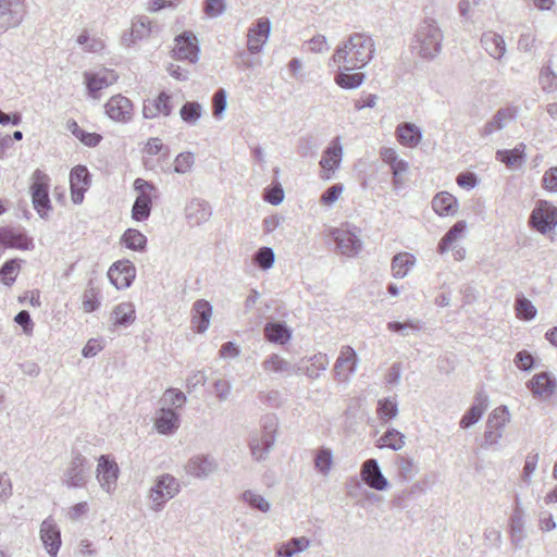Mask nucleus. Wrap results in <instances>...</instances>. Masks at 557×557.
Segmentation results:
<instances>
[{
    "instance_id": "nucleus-62",
    "label": "nucleus",
    "mask_w": 557,
    "mask_h": 557,
    "mask_svg": "<svg viewBox=\"0 0 557 557\" xmlns=\"http://www.w3.org/2000/svg\"><path fill=\"white\" fill-rule=\"evenodd\" d=\"M226 9L225 0H206L203 5L205 13L210 17H218Z\"/></svg>"
},
{
    "instance_id": "nucleus-33",
    "label": "nucleus",
    "mask_w": 557,
    "mask_h": 557,
    "mask_svg": "<svg viewBox=\"0 0 557 557\" xmlns=\"http://www.w3.org/2000/svg\"><path fill=\"white\" fill-rule=\"evenodd\" d=\"M263 331L265 338L274 344L284 345L292 337V331L283 322H268Z\"/></svg>"
},
{
    "instance_id": "nucleus-26",
    "label": "nucleus",
    "mask_w": 557,
    "mask_h": 557,
    "mask_svg": "<svg viewBox=\"0 0 557 557\" xmlns=\"http://www.w3.org/2000/svg\"><path fill=\"white\" fill-rule=\"evenodd\" d=\"M517 110L512 107L498 109L492 119L485 123L481 131L483 137H488L497 131L504 129L510 121L516 120Z\"/></svg>"
},
{
    "instance_id": "nucleus-18",
    "label": "nucleus",
    "mask_w": 557,
    "mask_h": 557,
    "mask_svg": "<svg viewBox=\"0 0 557 557\" xmlns=\"http://www.w3.org/2000/svg\"><path fill=\"white\" fill-rule=\"evenodd\" d=\"M104 110L106 114L115 122L127 123L133 116V103L122 95L111 97Z\"/></svg>"
},
{
    "instance_id": "nucleus-61",
    "label": "nucleus",
    "mask_w": 557,
    "mask_h": 557,
    "mask_svg": "<svg viewBox=\"0 0 557 557\" xmlns=\"http://www.w3.org/2000/svg\"><path fill=\"white\" fill-rule=\"evenodd\" d=\"M171 95L166 94L165 91H162L156 99H153L159 114L169 116L172 113L173 106L171 102Z\"/></svg>"
},
{
    "instance_id": "nucleus-17",
    "label": "nucleus",
    "mask_w": 557,
    "mask_h": 557,
    "mask_svg": "<svg viewBox=\"0 0 557 557\" xmlns=\"http://www.w3.org/2000/svg\"><path fill=\"white\" fill-rule=\"evenodd\" d=\"M184 214L189 225L199 226L211 219L212 208L207 200L194 197L187 202Z\"/></svg>"
},
{
    "instance_id": "nucleus-60",
    "label": "nucleus",
    "mask_w": 557,
    "mask_h": 557,
    "mask_svg": "<svg viewBox=\"0 0 557 557\" xmlns=\"http://www.w3.org/2000/svg\"><path fill=\"white\" fill-rule=\"evenodd\" d=\"M513 362L521 371H530L534 367V358L527 350L518 351L515 356Z\"/></svg>"
},
{
    "instance_id": "nucleus-57",
    "label": "nucleus",
    "mask_w": 557,
    "mask_h": 557,
    "mask_svg": "<svg viewBox=\"0 0 557 557\" xmlns=\"http://www.w3.org/2000/svg\"><path fill=\"white\" fill-rule=\"evenodd\" d=\"M253 260L260 269L268 270L272 268L275 260V255L272 248L262 247L259 250H257Z\"/></svg>"
},
{
    "instance_id": "nucleus-64",
    "label": "nucleus",
    "mask_w": 557,
    "mask_h": 557,
    "mask_svg": "<svg viewBox=\"0 0 557 557\" xmlns=\"http://www.w3.org/2000/svg\"><path fill=\"white\" fill-rule=\"evenodd\" d=\"M542 187L550 193H557V166H553L544 173Z\"/></svg>"
},
{
    "instance_id": "nucleus-11",
    "label": "nucleus",
    "mask_w": 557,
    "mask_h": 557,
    "mask_svg": "<svg viewBox=\"0 0 557 557\" xmlns=\"http://www.w3.org/2000/svg\"><path fill=\"white\" fill-rule=\"evenodd\" d=\"M86 458L79 453H75L72 456L70 463L67 465L62 475V483L69 488H78L85 486L87 482V470Z\"/></svg>"
},
{
    "instance_id": "nucleus-54",
    "label": "nucleus",
    "mask_w": 557,
    "mask_h": 557,
    "mask_svg": "<svg viewBox=\"0 0 557 557\" xmlns=\"http://www.w3.org/2000/svg\"><path fill=\"white\" fill-rule=\"evenodd\" d=\"M20 262L17 259H11L0 268V280L4 285H12L18 274Z\"/></svg>"
},
{
    "instance_id": "nucleus-36",
    "label": "nucleus",
    "mask_w": 557,
    "mask_h": 557,
    "mask_svg": "<svg viewBox=\"0 0 557 557\" xmlns=\"http://www.w3.org/2000/svg\"><path fill=\"white\" fill-rule=\"evenodd\" d=\"M457 207V199L447 191L438 193L432 200V208L438 215L453 214Z\"/></svg>"
},
{
    "instance_id": "nucleus-49",
    "label": "nucleus",
    "mask_w": 557,
    "mask_h": 557,
    "mask_svg": "<svg viewBox=\"0 0 557 557\" xmlns=\"http://www.w3.org/2000/svg\"><path fill=\"white\" fill-rule=\"evenodd\" d=\"M333 465V454L330 448H320L314 457L315 469L324 476H326Z\"/></svg>"
},
{
    "instance_id": "nucleus-3",
    "label": "nucleus",
    "mask_w": 557,
    "mask_h": 557,
    "mask_svg": "<svg viewBox=\"0 0 557 557\" xmlns=\"http://www.w3.org/2000/svg\"><path fill=\"white\" fill-rule=\"evenodd\" d=\"M134 189L137 197L132 208V218L135 221H146L152 208V199L157 198V187L144 178H136L134 181Z\"/></svg>"
},
{
    "instance_id": "nucleus-14",
    "label": "nucleus",
    "mask_w": 557,
    "mask_h": 557,
    "mask_svg": "<svg viewBox=\"0 0 557 557\" xmlns=\"http://www.w3.org/2000/svg\"><path fill=\"white\" fill-rule=\"evenodd\" d=\"M271 33V22L267 17L256 21L247 33V49L251 54L261 52Z\"/></svg>"
},
{
    "instance_id": "nucleus-43",
    "label": "nucleus",
    "mask_w": 557,
    "mask_h": 557,
    "mask_svg": "<svg viewBox=\"0 0 557 557\" xmlns=\"http://www.w3.org/2000/svg\"><path fill=\"white\" fill-rule=\"evenodd\" d=\"M405 445V435L395 429L387 430L376 442L379 448L399 450Z\"/></svg>"
},
{
    "instance_id": "nucleus-45",
    "label": "nucleus",
    "mask_w": 557,
    "mask_h": 557,
    "mask_svg": "<svg viewBox=\"0 0 557 557\" xmlns=\"http://www.w3.org/2000/svg\"><path fill=\"white\" fill-rule=\"evenodd\" d=\"M414 256L411 253H398L393 258L392 272L394 277H405L410 267L414 265Z\"/></svg>"
},
{
    "instance_id": "nucleus-53",
    "label": "nucleus",
    "mask_w": 557,
    "mask_h": 557,
    "mask_svg": "<svg viewBox=\"0 0 557 557\" xmlns=\"http://www.w3.org/2000/svg\"><path fill=\"white\" fill-rule=\"evenodd\" d=\"M84 51L97 53L104 49V42L99 37H90L87 30H84L76 39Z\"/></svg>"
},
{
    "instance_id": "nucleus-38",
    "label": "nucleus",
    "mask_w": 557,
    "mask_h": 557,
    "mask_svg": "<svg viewBox=\"0 0 557 557\" xmlns=\"http://www.w3.org/2000/svg\"><path fill=\"white\" fill-rule=\"evenodd\" d=\"M152 33V23L147 16L137 17L132 25V30L128 36L124 37L127 45L134 44L136 40H141Z\"/></svg>"
},
{
    "instance_id": "nucleus-32",
    "label": "nucleus",
    "mask_w": 557,
    "mask_h": 557,
    "mask_svg": "<svg viewBox=\"0 0 557 557\" xmlns=\"http://www.w3.org/2000/svg\"><path fill=\"white\" fill-rule=\"evenodd\" d=\"M380 156L385 163L389 164L394 175V183L395 185L398 184L400 175L408 169V163L399 159L395 149L391 147L381 148Z\"/></svg>"
},
{
    "instance_id": "nucleus-55",
    "label": "nucleus",
    "mask_w": 557,
    "mask_h": 557,
    "mask_svg": "<svg viewBox=\"0 0 557 557\" xmlns=\"http://www.w3.org/2000/svg\"><path fill=\"white\" fill-rule=\"evenodd\" d=\"M186 400V395L176 388H168L161 398L162 407L169 408L171 406L182 408Z\"/></svg>"
},
{
    "instance_id": "nucleus-15",
    "label": "nucleus",
    "mask_w": 557,
    "mask_h": 557,
    "mask_svg": "<svg viewBox=\"0 0 557 557\" xmlns=\"http://www.w3.org/2000/svg\"><path fill=\"white\" fill-rule=\"evenodd\" d=\"M358 367V356L350 346H343L334 364L335 379L339 382H347Z\"/></svg>"
},
{
    "instance_id": "nucleus-48",
    "label": "nucleus",
    "mask_w": 557,
    "mask_h": 557,
    "mask_svg": "<svg viewBox=\"0 0 557 557\" xmlns=\"http://www.w3.org/2000/svg\"><path fill=\"white\" fill-rule=\"evenodd\" d=\"M67 126L72 134L88 147H96L101 140L100 135L84 131L75 121L69 122Z\"/></svg>"
},
{
    "instance_id": "nucleus-24",
    "label": "nucleus",
    "mask_w": 557,
    "mask_h": 557,
    "mask_svg": "<svg viewBox=\"0 0 557 557\" xmlns=\"http://www.w3.org/2000/svg\"><path fill=\"white\" fill-rule=\"evenodd\" d=\"M181 424L180 414L172 408L161 407L154 419V428L162 435L174 434Z\"/></svg>"
},
{
    "instance_id": "nucleus-58",
    "label": "nucleus",
    "mask_w": 557,
    "mask_h": 557,
    "mask_svg": "<svg viewBox=\"0 0 557 557\" xmlns=\"http://www.w3.org/2000/svg\"><path fill=\"white\" fill-rule=\"evenodd\" d=\"M194 163L195 157L191 152H182L174 160V171L178 174L189 173Z\"/></svg>"
},
{
    "instance_id": "nucleus-34",
    "label": "nucleus",
    "mask_w": 557,
    "mask_h": 557,
    "mask_svg": "<svg viewBox=\"0 0 557 557\" xmlns=\"http://www.w3.org/2000/svg\"><path fill=\"white\" fill-rule=\"evenodd\" d=\"M481 44L485 51L495 59H500L505 54V40L494 32L484 33L481 37Z\"/></svg>"
},
{
    "instance_id": "nucleus-35",
    "label": "nucleus",
    "mask_w": 557,
    "mask_h": 557,
    "mask_svg": "<svg viewBox=\"0 0 557 557\" xmlns=\"http://www.w3.org/2000/svg\"><path fill=\"white\" fill-rule=\"evenodd\" d=\"M338 65V73L335 75V83L343 89H356L364 82L366 75L361 72L350 73L344 69L343 64Z\"/></svg>"
},
{
    "instance_id": "nucleus-27",
    "label": "nucleus",
    "mask_w": 557,
    "mask_h": 557,
    "mask_svg": "<svg viewBox=\"0 0 557 557\" xmlns=\"http://www.w3.org/2000/svg\"><path fill=\"white\" fill-rule=\"evenodd\" d=\"M488 405V396L484 391L475 394L474 401L460 420V428L468 429L474 425L483 416Z\"/></svg>"
},
{
    "instance_id": "nucleus-40",
    "label": "nucleus",
    "mask_w": 557,
    "mask_h": 557,
    "mask_svg": "<svg viewBox=\"0 0 557 557\" xmlns=\"http://www.w3.org/2000/svg\"><path fill=\"white\" fill-rule=\"evenodd\" d=\"M112 320L114 325L127 326L135 321V308L132 302H121L113 308Z\"/></svg>"
},
{
    "instance_id": "nucleus-1",
    "label": "nucleus",
    "mask_w": 557,
    "mask_h": 557,
    "mask_svg": "<svg viewBox=\"0 0 557 557\" xmlns=\"http://www.w3.org/2000/svg\"><path fill=\"white\" fill-rule=\"evenodd\" d=\"M375 45L372 37L366 33H352L332 55L331 61L343 64L347 71L364 67L373 58Z\"/></svg>"
},
{
    "instance_id": "nucleus-9",
    "label": "nucleus",
    "mask_w": 557,
    "mask_h": 557,
    "mask_svg": "<svg viewBox=\"0 0 557 557\" xmlns=\"http://www.w3.org/2000/svg\"><path fill=\"white\" fill-rule=\"evenodd\" d=\"M33 184L30 186L33 205L41 218H46L50 210V199L48 196L49 177L37 170L33 174Z\"/></svg>"
},
{
    "instance_id": "nucleus-59",
    "label": "nucleus",
    "mask_w": 557,
    "mask_h": 557,
    "mask_svg": "<svg viewBox=\"0 0 557 557\" xmlns=\"http://www.w3.org/2000/svg\"><path fill=\"white\" fill-rule=\"evenodd\" d=\"M99 293L96 288L89 286L83 294V310L87 313L95 311L98 309L99 302Z\"/></svg>"
},
{
    "instance_id": "nucleus-46",
    "label": "nucleus",
    "mask_w": 557,
    "mask_h": 557,
    "mask_svg": "<svg viewBox=\"0 0 557 557\" xmlns=\"http://www.w3.org/2000/svg\"><path fill=\"white\" fill-rule=\"evenodd\" d=\"M516 314L520 320L530 321L536 317L537 310L527 297L518 295L515 300Z\"/></svg>"
},
{
    "instance_id": "nucleus-39",
    "label": "nucleus",
    "mask_w": 557,
    "mask_h": 557,
    "mask_svg": "<svg viewBox=\"0 0 557 557\" xmlns=\"http://www.w3.org/2000/svg\"><path fill=\"white\" fill-rule=\"evenodd\" d=\"M466 228H467V223L466 221L461 220V221H457L447 232L446 234L442 237V239L440 240L438 243V246H437V251L443 255L445 253L446 251H448V249L450 248V246L458 239L460 238L463 233L466 232Z\"/></svg>"
},
{
    "instance_id": "nucleus-23",
    "label": "nucleus",
    "mask_w": 557,
    "mask_h": 557,
    "mask_svg": "<svg viewBox=\"0 0 557 557\" xmlns=\"http://www.w3.org/2000/svg\"><path fill=\"white\" fill-rule=\"evenodd\" d=\"M40 539L47 553L55 557L61 546V532L54 520L47 518L40 525Z\"/></svg>"
},
{
    "instance_id": "nucleus-5",
    "label": "nucleus",
    "mask_w": 557,
    "mask_h": 557,
    "mask_svg": "<svg viewBox=\"0 0 557 557\" xmlns=\"http://www.w3.org/2000/svg\"><path fill=\"white\" fill-rule=\"evenodd\" d=\"M443 32L433 18L420 24V58L434 59L442 50Z\"/></svg>"
},
{
    "instance_id": "nucleus-12",
    "label": "nucleus",
    "mask_w": 557,
    "mask_h": 557,
    "mask_svg": "<svg viewBox=\"0 0 557 557\" xmlns=\"http://www.w3.org/2000/svg\"><path fill=\"white\" fill-rule=\"evenodd\" d=\"M261 368L268 375L290 376L300 374L302 364H293L278 354H271L264 358Z\"/></svg>"
},
{
    "instance_id": "nucleus-13",
    "label": "nucleus",
    "mask_w": 557,
    "mask_h": 557,
    "mask_svg": "<svg viewBox=\"0 0 557 557\" xmlns=\"http://www.w3.org/2000/svg\"><path fill=\"white\" fill-rule=\"evenodd\" d=\"M173 57L176 60H188L196 63L199 59V47L197 37L194 33L186 30L175 38Z\"/></svg>"
},
{
    "instance_id": "nucleus-21",
    "label": "nucleus",
    "mask_w": 557,
    "mask_h": 557,
    "mask_svg": "<svg viewBox=\"0 0 557 557\" xmlns=\"http://www.w3.org/2000/svg\"><path fill=\"white\" fill-rule=\"evenodd\" d=\"M119 468L116 462L102 455L98 460L97 480L102 490L111 493L116 485Z\"/></svg>"
},
{
    "instance_id": "nucleus-63",
    "label": "nucleus",
    "mask_w": 557,
    "mask_h": 557,
    "mask_svg": "<svg viewBox=\"0 0 557 557\" xmlns=\"http://www.w3.org/2000/svg\"><path fill=\"white\" fill-rule=\"evenodd\" d=\"M344 190L343 184H335L329 187L321 196V203L325 206L333 205L342 195Z\"/></svg>"
},
{
    "instance_id": "nucleus-25",
    "label": "nucleus",
    "mask_w": 557,
    "mask_h": 557,
    "mask_svg": "<svg viewBox=\"0 0 557 557\" xmlns=\"http://www.w3.org/2000/svg\"><path fill=\"white\" fill-rule=\"evenodd\" d=\"M343 159V146L341 137H335L329 147L324 150L320 160V165L324 172L333 173L341 164ZM323 178H330L331 175H323Z\"/></svg>"
},
{
    "instance_id": "nucleus-42",
    "label": "nucleus",
    "mask_w": 557,
    "mask_h": 557,
    "mask_svg": "<svg viewBox=\"0 0 557 557\" xmlns=\"http://www.w3.org/2000/svg\"><path fill=\"white\" fill-rule=\"evenodd\" d=\"M396 137L400 145L416 147L418 145V127L413 123H401L396 128Z\"/></svg>"
},
{
    "instance_id": "nucleus-52",
    "label": "nucleus",
    "mask_w": 557,
    "mask_h": 557,
    "mask_svg": "<svg viewBox=\"0 0 557 557\" xmlns=\"http://www.w3.org/2000/svg\"><path fill=\"white\" fill-rule=\"evenodd\" d=\"M509 417L510 414L507 407L499 406L490 413L486 425H488L490 429H497L503 431L504 426L509 421Z\"/></svg>"
},
{
    "instance_id": "nucleus-10",
    "label": "nucleus",
    "mask_w": 557,
    "mask_h": 557,
    "mask_svg": "<svg viewBox=\"0 0 557 557\" xmlns=\"http://www.w3.org/2000/svg\"><path fill=\"white\" fill-rule=\"evenodd\" d=\"M219 469L216 459L208 454H197L190 457L184 466L186 474L205 480L214 474Z\"/></svg>"
},
{
    "instance_id": "nucleus-50",
    "label": "nucleus",
    "mask_w": 557,
    "mask_h": 557,
    "mask_svg": "<svg viewBox=\"0 0 557 557\" xmlns=\"http://www.w3.org/2000/svg\"><path fill=\"white\" fill-rule=\"evenodd\" d=\"M243 502L249 505L250 508L257 509L261 512H268L271 509V504L260 494L253 491H245L242 495Z\"/></svg>"
},
{
    "instance_id": "nucleus-30",
    "label": "nucleus",
    "mask_w": 557,
    "mask_h": 557,
    "mask_svg": "<svg viewBox=\"0 0 557 557\" xmlns=\"http://www.w3.org/2000/svg\"><path fill=\"white\" fill-rule=\"evenodd\" d=\"M297 364H302L300 374L307 375L309 379L315 380L324 372L330 364L327 355L319 352L308 360L301 359Z\"/></svg>"
},
{
    "instance_id": "nucleus-16",
    "label": "nucleus",
    "mask_w": 557,
    "mask_h": 557,
    "mask_svg": "<svg viewBox=\"0 0 557 557\" xmlns=\"http://www.w3.org/2000/svg\"><path fill=\"white\" fill-rule=\"evenodd\" d=\"M135 276L136 269L129 260H119L114 262L108 271L110 282L117 289L129 287Z\"/></svg>"
},
{
    "instance_id": "nucleus-28",
    "label": "nucleus",
    "mask_w": 557,
    "mask_h": 557,
    "mask_svg": "<svg viewBox=\"0 0 557 557\" xmlns=\"http://www.w3.org/2000/svg\"><path fill=\"white\" fill-rule=\"evenodd\" d=\"M212 311L211 304L205 299H199L194 302L191 323L198 333H203L208 330Z\"/></svg>"
},
{
    "instance_id": "nucleus-29",
    "label": "nucleus",
    "mask_w": 557,
    "mask_h": 557,
    "mask_svg": "<svg viewBox=\"0 0 557 557\" xmlns=\"http://www.w3.org/2000/svg\"><path fill=\"white\" fill-rule=\"evenodd\" d=\"M529 388L535 397H550L556 387V381L547 373L535 374L528 383Z\"/></svg>"
},
{
    "instance_id": "nucleus-56",
    "label": "nucleus",
    "mask_w": 557,
    "mask_h": 557,
    "mask_svg": "<svg viewBox=\"0 0 557 557\" xmlns=\"http://www.w3.org/2000/svg\"><path fill=\"white\" fill-rule=\"evenodd\" d=\"M397 404L389 399L384 398L377 403V414L383 421H389L397 416Z\"/></svg>"
},
{
    "instance_id": "nucleus-7",
    "label": "nucleus",
    "mask_w": 557,
    "mask_h": 557,
    "mask_svg": "<svg viewBox=\"0 0 557 557\" xmlns=\"http://www.w3.org/2000/svg\"><path fill=\"white\" fill-rule=\"evenodd\" d=\"M530 226L541 234H546L557 226V207L547 200H539L531 212Z\"/></svg>"
},
{
    "instance_id": "nucleus-8",
    "label": "nucleus",
    "mask_w": 557,
    "mask_h": 557,
    "mask_svg": "<svg viewBox=\"0 0 557 557\" xmlns=\"http://www.w3.org/2000/svg\"><path fill=\"white\" fill-rule=\"evenodd\" d=\"M25 12L24 0H0V34L17 27Z\"/></svg>"
},
{
    "instance_id": "nucleus-20",
    "label": "nucleus",
    "mask_w": 557,
    "mask_h": 557,
    "mask_svg": "<svg viewBox=\"0 0 557 557\" xmlns=\"http://www.w3.org/2000/svg\"><path fill=\"white\" fill-rule=\"evenodd\" d=\"M90 185V174L86 166L76 165L70 173V186L72 201L76 205L82 203L84 194Z\"/></svg>"
},
{
    "instance_id": "nucleus-2",
    "label": "nucleus",
    "mask_w": 557,
    "mask_h": 557,
    "mask_svg": "<svg viewBox=\"0 0 557 557\" xmlns=\"http://www.w3.org/2000/svg\"><path fill=\"white\" fill-rule=\"evenodd\" d=\"M278 428L277 418L274 414H267L261 419V432L251 436L249 447L256 460L265 459L276 441Z\"/></svg>"
},
{
    "instance_id": "nucleus-47",
    "label": "nucleus",
    "mask_w": 557,
    "mask_h": 557,
    "mask_svg": "<svg viewBox=\"0 0 557 557\" xmlns=\"http://www.w3.org/2000/svg\"><path fill=\"white\" fill-rule=\"evenodd\" d=\"M1 240L3 244L18 248L22 250H28L32 247V239L28 238L23 233H16L13 231H8L1 236Z\"/></svg>"
},
{
    "instance_id": "nucleus-31",
    "label": "nucleus",
    "mask_w": 557,
    "mask_h": 557,
    "mask_svg": "<svg viewBox=\"0 0 557 557\" xmlns=\"http://www.w3.org/2000/svg\"><path fill=\"white\" fill-rule=\"evenodd\" d=\"M311 546V540L307 536L292 537L276 548V557H294L306 552Z\"/></svg>"
},
{
    "instance_id": "nucleus-44",
    "label": "nucleus",
    "mask_w": 557,
    "mask_h": 557,
    "mask_svg": "<svg viewBox=\"0 0 557 557\" xmlns=\"http://www.w3.org/2000/svg\"><path fill=\"white\" fill-rule=\"evenodd\" d=\"M126 248L135 251H144L147 245V237L138 230L127 228L121 238Z\"/></svg>"
},
{
    "instance_id": "nucleus-51",
    "label": "nucleus",
    "mask_w": 557,
    "mask_h": 557,
    "mask_svg": "<svg viewBox=\"0 0 557 557\" xmlns=\"http://www.w3.org/2000/svg\"><path fill=\"white\" fill-rule=\"evenodd\" d=\"M182 120L188 124H196L202 115V107L199 102L187 101L180 110Z\"/></svg>"
},
{
    "instance_id": "nucleus-37",
    "label": "nucleus",
    "mask_w": 557,
    "mask_h": 557,
    "mask_svg": "<svg viewBox=\"0 0 557 557\" xmlns=\"http://www.w3.org/2000/svg\"><path fill=\"white\" fill-rule=\"evenodd\" d=\"M525 145L519 144L513 149H499L496 151V159L509 168L517 166L524 161Z\"/></svg>"
},
{
    "instance_id": "nucleus-6",
    "label": "nucleus",
    "mask_w": 557,
    "mask_h": 557,
    "mask_svg": "<svg viewBox=\"0 0 557 557\" xmlns=\"http://www.w3.org/2000/svg\"><path fill=\"white\" fill-rule=\"evenodd\" d=\"M330 236L336 244L337 251L346 257H354L360 252L362 242L357 227L342 226L332 228Z\"/></svg>"
},
{
    "instance_id": "nucleus-4",
    "label": "nucleus",
    "mask_w": 557,
    "mask_h": 557,
    "mask_svg": "<svg viewBox=\"0 0 557 557\" xmlns=\"http://www.w3.org/2000/svg\"><path fill=\"white\" fill-rule=\"evenodd\" d=\"M181 491L180 482L171 474H162L157 478L149 491L150 508L153 511H161L164 504L174 498Z\"/></svg>"
},
{
    "instance_id": "nucleus-41",
    "label": "nucleus",
    "mask_w": 557,
    "mask_h": 557,
    "mask_svg": "<svg viewBox=\"0 0 557 557\" xmlns=\"http://www.w3.org/2000/svg\"><path fill=\"white\" fill-rule=\"evenodd\" d=\"M524 539L525 534L522 513L520 511H515L510 517V541L512 546L516 549H520Z\"/></svg>"
},
{
    "instance_id": "nucleus-22",
    "label": "nucleus",
    "mask_w": 557,
    "mask_h": 557,
    "mask_svg": "<svg viewBox=\"0 0 557 557\" xmlns=\"http://www.w3.org/2000/svg\"><path fill=\"white\" fill-rule=\"evenodd\" d=\"M360 474L363 482L373 490L384 491L388 486V481L383 475L376 459L366 460L361 467Z\"/></svg>"
},
{
    "instance_id": "nucleus-19",
    "label": "nucleus",
    "mask_w": 557,
    "mask_h": 557,
    "mask_svg": "<svg viewBox=\"0 0 557 557\" xmlns=\"http://www.w3.org/2000/svg\"><path fill=\"white\" fill-rule=\"evenodd\" d=\"M85 84L92 98H98V91L111 86L117 81L114 71L102 69L99 72H85Z\"/></svg>"
}]
</instances>
